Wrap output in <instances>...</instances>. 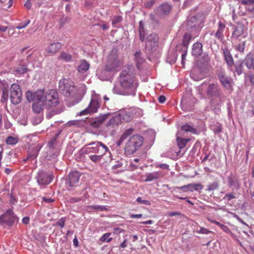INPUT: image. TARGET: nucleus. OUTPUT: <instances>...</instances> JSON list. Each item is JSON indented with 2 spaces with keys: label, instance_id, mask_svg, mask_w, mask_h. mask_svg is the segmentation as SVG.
Here are the masks:
<instances>
[{
  "label": "nucleus",
  "instance_id": "nucleus-1",
  "mask_svg": "<svg viewBox=\"0 0 254 254\" xmlns=\"http://www.w3.org/2000/svg\"><path fill=\"white\" fill-rule=\"evenodd\" d=\"M120 87L115 86L113 89L114 93L122 95H133L136 93L138 86L137 81L133 66H125L119 77Z\"/></svg>",
  "mask_w": 254,
  "mask_h": 254
},
{
  "label": "nucleus",
  "instance_id": "nucleus-2",
  "mask_svg": "<svg viewBox=\"0 0 254 254\" xmlns=\"http://www.w3.org/2000/svg\"><path fill=\"white\" fill-rule=\"evenodd\" d=\"M206 97L210 100V105L216 109L224 102L225 96L217 83L209 84L205 90Z\"/></svg>",
  "mask_w": 254,
  "mask_h": 254
},
{
  "label": "nucleus",
  "instance_id": "nucleus-3",
  "mask_svg": "<svg viewBox=\"0 0 254 254\" xmlns=\"http://www.w3.org/2000/svg\"><path fill=\"white\" fill-rule=\"evenodd\" d=\"M123 64V61L119 57L118 50L117 48H114L107 57L104 70L110 73L117 72Z\"/></svg>",
  "mask_w": 254,
  "mask_h": 254
},
{
  "label": "nucleus",
  "instance_id": "nucleus-4",
  "mask_svg": "<svg viewBox=\"0 0 254 254\" xmlns=\"http://www.w3.org/2000/svg\"><path fill=\"white\" fill-rule=\"evenodd\" d=\"M133 113L129 109L120 110L118 113L113 117L107 123V127H114L123 122H128L133 119Z\"/></svg>",
  "mask_w": 254,
  "mask_h": 254
},
{
  "label": "nucleus",
  "instance_id": "nucleus-5",
  "mask_svg": "<svg viewBox=\"0 0 254 254\" xmlns=\"http://www.w3.org/2000/svg\"><path fill=\"white\" fill-rule=\"evenodd\" d=\"M143 141V137L140 135L135 134L130 136L125 145V154L129 156L134 154L142 145Z\"/></svg>",
  "mask_w": 254,
  "mask_h": 254
},
{
  "label": "nucleus",
  "instance_id": "nucleus-6",
  "mask_svg": "<svg viewBox=\"0 0 254 254\" xmlns=\"http://www.w3.org/2000/svg\"><path fill=\"white\" fill-rule=\"evenodd\" d=\"M59 90L66 97H73L77 92L78 88L72 81L62 78L59 82Z\"/></svg>",
  "mask_w": 254,
  "mask_h": 254
},
{
  "label": "nucleus",
  "instance_id": "nucleus-7",
  "mask_svg": "<svg viewBox=\"0 0 254 254\" xmlns=\"http://www.w3.org/2000/svg\"><path fill=\"white\" fill-rule=\"evenodd\" d=\"M44 100L46 106L56 107L60 103L58 92L54 89L48 90L44 93Z\"/></svg>",
  "mask_w": 254,
  "mask_h": 254
},
{
  "label": "nucleus",
  "instance_id": "nucleus-8",
  "mask_svg": "<svg viewBox=\"0 0 254 254\" xmlns=\"http://www.w3.org/2000/svg\"><path fill=\"white\" fill-rule=\"evenodd\" d=\"M248 36V27L246 25L238 23L232 33V38L237 41H240L241 38H245Z\"/></svg>",
  "mask_w": 254,
  "mask_h": 254
},
{
  "label": "nucleus",
  "instance_id": "nucleus-9",
  "mask_svg": "<svg viewBox=\"0 0 254 254\" xmlns=\"http://www.w3.org/2000/svg\"><path fill=\"white\" fill-rule=\"evenodd\" d=\"M10 99L11 102L14 105H17L22 100V92L19 85L14 83L11 85L10 89Z\"/></svg>",
  "mask_w": 254,
  "mask_h": 254
},
{
  "label": "nucleus",
  "instance_id": "nucleus-10",
  "mask_svg": "<svg viewBox=\"0 0 254 254\" xmlns=\"http://www.w3.org/2000/svg\"><path fill=\"white\" fill-rule=\"evenodd\" d=\"M18 218L10 209L7 210L3 215L0 216V223L5 224L8 226H11L14 223H17Z\"/></svg>",
  "mask_w": 254,
  "mask_h": 254
},
{
  "label": "nucleus",
  "instance_id": "nucleus-11",
  "mask_svg": "<svg viewBox=\"0 0 254 254\" xmlns=\"http://www.w3.org/2000/svg\"><path fill=\"white\" fill-rule=\"evenodd\" d=\"M80 177V174L77 171H73L69 174L65 181L66 187L68 190L79 186Z\"/></svg>",
  "mask_w": 254,
  "mask_h": 254
},
{
  "label": "nucleus",
  "instance_id": "nucleus-12",
  "mask_svg": "<svg viewBox=\"0 0 254 254\" xmlns=\"http://www.w3.org/2000/svg\"><path fill=\"white\" fill-rule=\"evenodd\" d=\"M186 28L187 30L192 33V35L196 36L201 29L199 25V21L196 16L190 17L187 22Z\"/></svg>",
  "mask_w": 254,
  "mask_h": 254
},
{
  "label": "nucleus",
  "instance_id": "nucleus-13",
  "mask_svg": "<svg viewBox=\"0 0 254 254\" xmlns=\"http://www.w3.org/2000/svg\"><path fill=\"white\" fill-rule=\"evenodd\" d=\"M197 99L190 94L184 95L181 100V107L185 111H190L193 108Z\"/></svg>",
  "mask_w": 254,
  "mask_h": 254
},
{
  "label": "nucleus",
  "instance_id": "nucleus-14",
  "mask_svg": "<svg viewBox=\"0 0 254 254\" xmlns=\"http://www.w3.org/2000/svg\"><path fill=\"white\" fill-rule=\"evenodd\" d=\"M100 107L99 97L98 95L93 96L88 107L79 113L80 116L96 113Z\"/></svg>",
  "mask_w": 254,
  "mask_h": 254
},
{
  "label": "nucleus",
  "instance_id": "nucleus-15",
  "mask_svg": "<svg viewBox=\"0 0 254 254\" xmlns=\"http://www.w3.org/2000/svg\"><path fill=\"white\" fill-rule=\"evenodd\" d=\"M54 178L53 175L44 171H40L36 177L37 183L40 185H47L49 184Z\"/></svg>",
  "mask_w": 254,
  "mask_h": 254
},
{
  "label": "nucleus",
  "instance_id": "nucleus-16",
  "mask_svg": "<svg viewBox=\"0 0 254 254\" xmlns=\"http://www.w3.org/2000/svg\"><path fill=\"white\" fill-rule=\"evenodd\" d=\"M216 74L222 85L226 89H230L231 79L226 75L225 71L222 69L217 70Z\"/></svg>",
  "mask_w": 254,
  "mask_h": 254
},
{
  "label": "nucleus",
  "instance_id": "nucleus-17",
  "mask_svg": "<svg viewBox=\"0 0 254 254\" xmlns=\"http://www.w3.org/2000/svg\"><path fill=\"white\" fill-rule=\"evenodd\" d=\"M223 56L228 69L233 71L232 67L234 64V61L231 54L230 51L228 47H225L222 49Z\"/></svg>",
  "mask_w": 254,
  "mask_h": 254
},
{
  "label": "nucleus",
  "instance_id": "nucleus-18",
  "mask_svg": "<svg viewBox=\"0 0 254 254\" xmlns=\"http://www.w3.org/2000/svg\"><path fill=\"white\" fill-rule=\"evenodd\" d=\"M62 44L60 42L51 43L48 45L45 49L46 56H53L58 53L61 49Z\"/></svg>",
  "mask_w": 254,
  "mask_h": 254
},
{
  "label": "nucleus",
  "instance_id": "nucleus-19",
  "mask_svg": "<svg viewBox=\"0 0 254 254\" xmlns=\"http://www.w3.org/2000/svg\"><path fill=\"white\" fill-rule=\"evenodd\" d=\"M228 186L232 189V190H237L240 188L241 184L238 177L233 174H231L227 177Z\"/></svg>",
  "mask_w": 254,
  "mask_h": 254
},
{
  "label": "nucleus",
  "instance_id": "nucleus-20",
  "mask_svg": "<svg viewBox=\"0 0 254 254\" xmlns=\"http://www.w3.org/2000/svg\"><path fill=\"white\" fill-rule=\"evenodd\" d=\"M172 5L168 2L162 3L156 9V13L159 16H164L168 14L172 10Z\"/></svg>",
  "mask_w": 254,
  "mask_h": 254
},
{
  "label": "nucleus",
  "instance_id": "nucleus-21",
  "mask_svg": "<svg viewBox=\"0 0 254 254\" xmlns=\"http://www.w3.org/2000/svg\"><path fill=\"white\" fill-rule=\"evenodd\" d=\"M44 90H39L32 93L30 91H27L26 93V98L29 102H33L40 99H44Z\"/></svg>",
  "mask_w": 254,
  "mask_h": 254
},
{
  "label": "nucleus",
  "instance_id": "nucleus-22",
  "mask_svg": "<svg viewBox=\"0 0 254 254\" xmlns=\"http://www.w3.org/2000/svg\"><path fill=\"white\" fill-rule=\"evenodd\" d=\"M109 114H103L89 121V125L92 127H99L109 117Z\"/></svg>",
  "mask_w": 254,
  "mask_h": 254
},
{
  "label": "nucleus",
  "instance_id": "nucleus-23",
  "mask_svg": "<svg viewBox=\"0 0 254 254\" xmlns=\"http://www.w3.org/2000/svg\"><path fill=\"white\" fill-rule=\"evenodd\" d=\"M159 38L157 34L152 33L146 38V47H150L151 49L156 48L158 46Z\"/></svg>",
  "mask_w": 254,
  "mask_h": 254
},
{
  "label": "nucleus",
  "instance_id": "nucleus-24",
  "mask_svg": "<svg viewBox=\"0 0 254 254\" xmlns=\"http://www.w3.org/2000/svg\"><path fill=\"white\" fill-rule=\"evenodd\" d=\"M226 28L224 22L219 21L218 23V28L214 34L215 37L218 40L222 41L224 38V32Z\"/></svg>",
  "mask_w": 254,
  "mask_h": 254
},
{
  "label": "nucleus",
  "instance_id": "nucleus-25",
  "mask_svg": "<svg viewBox=\"0 0 254 254\" xmlns=\"http://www.w3.org/2000/svg\"><path fill=\"white\" fill-rule=\"evenodd\" d=\"M242 61L248 69H252L254 64V54L252 52L249 53L247 54L245 58L243 60H242Z\"/></svg>",
  "mask_w": 254,
  "mask_h": 254
},
{
  "label": "nucleus",
  "instance_id": "nucleus-26",
  "mask_svg": "<svg viewBox=\"0 0 254 254\" xmlns=\"http://www.w3.org/2000/svg\"><path fill=\"white\" fill-rule=\"evenodd\" d=\"M163 176V173L161 171H156L151 173H147L145 175V182H151L153 180H157L160 178L162 177Z\"/></svg>",
  "mask_w": 254,
  "mask_h": 254
},
{
  "label": "nucleus",
  "instance_id": "nucleus-27",
  "mask_svg": "<svg viewBox=\"0 0 254 254\" xmlns=\"http://www.w3.org/2000/svg\"><path fill=\"white\" fill-rule=\"evenodd\" d=\"M45 105L44 99H40L34 101L32 105V109L36 113H40Z\"/></svg>",
  "mask_w": 254,
  "mask_h": 254
},
{
  "label": "nucleus",
  "instance_id": "nucleus-28",
  "mask_svg": "<svg viewBox=\"0 0 254 254\" xmlns=\"http://www.w3.org/2000/svg\"><path fill=\"white\" fill-rule=\"evenodd\" d=\"M41 148V146L38 144L33 148H30L28 152V158L30 160L35 159L39 154V152Z\"/></svg>",
  "mask_w": 254,
  "mask_h": 254
},
{
  "label": "nucleus",
  "instance_id": "nucleus-29",
  "mask_svg": "<svg viewBox=\"0 0 254 254\" xmlns=\"http://www.w3.org/2000/svg\"><path fill=\"white\" fill-rule=\"evenodd\" d=\"M202 45L200 43L196 42L193 44L192 49V54L195 56H199L202 53Z\"/></svg>",
  "mask_w": 254,
  "mask_h": 254
},
{
  "label": "nucleus",
  "instance_id": "nucleus-30",
  "mask_svg": "<svg viewBox=\"0 0 254 254\" xmlns=\"http://www.w3.org/2000/svg\"><path fill=\"white\" fill-rule=\"evenodd\" d=\"M88 145H91L92 146L87 147L84 149V153L85 154H87L91 153H96L98 145H100V143H98V142H93L89 143Z\"/></svg>",
  "mask_w": 254,
  "mask_h": 254
},
{
  "label": "nucleus",
  "instance_id": "nucleus-31",
  "mask_svg": "<svg viewBox=\"0 0 254 254\" xmlns=\"http://www.w3.org/2000/svg\"><path fill=\"white\" fill-rule=\"evenodd\" d=\"M98 143H100V145H98L96 153L98 154V155H101V157H102L103 155H104L106 152H109V149L106 145L101 142L98 141Z\"/></svg>",
  "mask_w": 254,
  "mask_h": 254
},
{
  "label": "nucleus",
  "instance_id": "nucleus-32",
  "mask_svg": "<svg viewBox=\"0 0 254 254\" xmlns=\"http://www.w3.org/2000/svg\"><path fill=\"white\" fill-rule=\"evenodd\" d=\"M192 36H195L194 35H192V33H186L185 34L183 41V49L187 48L188 49V46L190 44V42Z\"/></svg>",
  "mask_w": 254,
  "mask_h": 254
},
{
  "label": "nucleus",
  "instance_id": "nucleus-33",
  "mask_svg": "<svg viewBox=\"0 0 254 254\" xmlns=\"http://www.w3.org/2000/svg\"><path fill=\"white\" fill-rule=\"evenodd\" d=\"M235 66V71L234 73L236 72L238 75H240L243 73L244 70V64L242 60L239 61L236 64H234Z\"/></svg>",
  "mask_w": 254,
  "mask_h": 254
},
{
  "label": "nucleus",
  "instance_id": "nucleus-34",
  "mask_svg": "<svg viewBox=\"0 0 254 254\" xmlns=\"http://www.w3.org/2000/svg\"><path fill=\"white\" fill-rule=\"evenodd\" d=\"M89 64L85 61H81L77 67V70L80 73H85L89 69Z\"/></svg>",
  "mask_w": 254,
  "mask_h": 254
},
{
  "label": "nucleus",
  "instance_id": "nucleus-35",
  "mask_svg": "<svg viewBox=\"0 0 254 254\" xmlns=\"http://www.w3.org/2000/svg\"><path fill=\"white\" fill-rule=\"evenodd\" d=\"M190 140V139H186L180 137H177V142L180 149L184 148Z\"/></svg>",
  "mask_w": 254,
  "mask_h": 254
},
{
  "label": "nucleus",
  "instance_id": "nucleus-36",
  "mask_svg": "<svg viewBox=\"0 0 254 254\" xmlns=\"http://www.w3.org/2000/svg\"><path fill=\"white\" fill-rule=\"evenodd\" d=\"M219 187V183L218 181H214L211 183H209L206 186V191H211L216 190Z\"/></svg>",
  "mask_w": 254,
  "mask_h": 254
},
{
  "label": "nucleus",
  "instance_id": "nucleus-37",
  "mask_svg": "<svg viewBox=\"0 0 254 254\" xmlns=\"http://www.w3.org/2000/svg\"><path fill=\"white\" fill-rule=\"evenodd\" d=\"M182 130L186 132H190L193 134H196L198 133L196 128L193 127L189 125H183L182 127Z\"/></svg>",
  "mask_w": 254,
  "mask_h": 254
},
{
  "label": "nucleus",
  "instance_id": "nucleus-38",
  "mask_svg": "<svg viewBox=\"0 0 254 254\" xmlns=\"http://www.w3.org/2000/svg\"><path fill=\"white\" fill-rule=\"evenodd\" d=\"M72 57L71 55L63 52L58 57V59L60 60H63L65 62H69L71 61Z\"/></svg>",
  "mask_w": 254,
  "mask_h": 254
},
{
  "label": "nucleus",
  "instance_id": "nucleus-39",
  "mask_svg": "<svg viewBox=\"0 0 254 254\" xmlns=\"http://www.w3.org/2000/svg\"><path fill=\"white\" fill-rule=\"evenodd\" d=\"M189 191H198L203 188L202 185L200 184H189Z\"/></svg>",
  "mask_w": 254,
  "mask_h": 254
},
{
  "label": "nucleus",
  "instance_id": "nucleus-40",
  "mask_svg": "<svg viewBox=\"0 0 254 254\" xmlns=\"http://www.w3.org/2000/svg\"><path fill=\"white\" fill-rule=\"evenodd\" d=\"M246 44V42L244 41L242 43H240L238 44L237 45H236L235 46L234 48L237 51H238L240 53H243L244 52V51L245 49Z\"/></svg>",
  "mask_w": 254,
  "mask_h": 254
},
{
  "label": "nucleus",
  "instance_id": "nucleus-41",
  "mask_svg": "<svg viewBox=\"0 0 254 254\" xmlns=\"http://www.w3.org/2000/svg\"><path fill=\"white\" fill-rule=\"evenodd\" d=\"M88 208L92 209H94L97 211H107L108 210L106 206L100 205H93L88 206Z\"/></svg>",
  "mask_w": 254,
  "mask_h": 254
},
{
  "label": "nucleus",
  "instance_id": "nucleus-42",
  "mask_svg": "<svg viewBox=\"0 0 254 254\" xmlns=\"http://www.w3.org/2000/svg\"><path fill=\"white\" fill-rule=\"evenodd\" d=\"M28 71V68L27 67V65L25 64H22L20 65L19 66L17 67L15 69V71L21 74H24L26 72H27Z\"/></svg>",
  "mask_w": 254,
  "mask_h": 254
},
{
  "label": "nucleus",
  "instance_id": "nucleus-43",
  "mask_svg": "<svg viewBox=\"0 0 254 254\" xmlns=\"http://www.w3.org/2000/svg\"><path fill=\"white\" fill-rule=\"evenodd\" d=\"M110 233H107L104 234L100 238V241L102 242H106L107 243H110L112 240V238L110 237L111 236Z\"/></svg>",
  "mask_w": 254,
  "mask_h": 254
},
{
  "label": "nucleus",
  "instance_id": "nucleus-44",
  "mask_svg": "<svg viewBox=\"0 0 254 254\" xmlns=\"http://www.w3.org/2000/svg\"><path fill=\"white\" fill-rule=\"evenodd\" d=\"M212 222L218 226L225 233H230V229L227 226L216 221H212Z\"/></svg>",
  "mask_w": 254,
  "mask_h": 254
},
{
  "label": "nucleus",
  "instance_id": "nucleus-45",
  "mask_svg": "<svg viewBox=\"0 0 254 254\" xmlns=\"http://www.w3.org/2000/svg\"><path fill=\"white\" fill-rule=\"evenodd\" d=\"M211 129L215 133H218L222 131V126L220 124L216 123L211 127Z\"/></svg>",
  "mask_w": 254,
  "mask_h": 254
},
{
  "label": "nucleus",
  "instance_id": "nucleus-46",
  "mask_svg": "<svg viewBox=\"0 0 254 254\" xmlns=\"http://www.w3.org/2000/svg\"><path fill=\"white\" fill-rule=\"evenodd\" d=\"M61 112L62 111L60 110H52L47 113L46 117L50 119L54 115L61 113Z\"/></svg>",
  "mask_w": 254,
  "mask_h": 254
},
{
  "label": "nucleus",
  "instance_id": "nucleus-47",
  "mask_svg": "<svg viewBox=\"0 0 254 254\" xmlns=\"http://www.w3.org/2000/svg\"><path fill=\"white\" fill-rule=\"evenodd\" d=\"M123 20V18L121 16L116 15L113 17L112 19V25L115 27L117 24L121 22Z\"/></svg>",
  "mask_w": 254,
  "mask_h": 254
},
{
  "label": "nucleus",
  "instance_id": "nucleus-48",
  "mask_svg": "<svg viewBox=\"0 0 254 254\" xmlns=\"http://www.w3.org/2000/svg\"><path fill=\"white\" fill-rule=\"evenodd\" d=\"M17 142V139L12 136H8L6 140V143L9 145H14L16 144Z\"/></svg>",
  "mask_w": 254,
  "mask_h": 254
},
{
  "label": "nucleus",
  "instance_id": "nucleus-49",
  "mask_svg": "<svg viewBox=\"0 0 254 254\" xmlns=\"http://www.w3.org/2000/svg\"><path fill=\"white\" fill-rule=\"evenodd\" d=\"M65 221H66L65 217H62L61 218H60L57 221L56 225L59 226L61 228H63L64 227V226L65 225Z\"/></svg>",
  "mask_w": 254,
  "mask_h": 254
},
{
  "label": "nucleus",
  "instance_id": "nucleus-50",
  "mask_svg": "<svg viewBox=\"0 0 254 254\" xmlns=\"http://www.w3.org/2000/svg\"><path fill=\"white\" fill-rule=\"evenodd\" d=\"M89 158L92 161L95 163L99 162L102 159V157H101V155H90Z\"/></svg>",
  "mask_w": 254,
  "mask_h": 254
},
{
  "label": "nucleus",
  "instance_id": "nucleus-51",
  "mask_svg": "<svg viewBox=\"0 0 254 254\" xmlns=\"http://www.w3.org/2000/svg\"><path fill=\"white\" fill-rule=\"evenodd\" d=\"M189 184L187 185H185L182 187H175L173 189V191H175L176 190H182L183 192H187L189 191Z\"/></svg>",
  "mask_w": 254,
  "mask_h": 254
},
{
  "label": "nucleus",
  "instance_id": "nucleus-52",
  "mask_svg": "<svg viewBox=\"0 0 254 254\" xmlns=\"http://www.w3.org/2000/svg\"><path fill=\"white\" fill-rule=\"evenodd\" d=\"M134 129L132 128H130L127 129H126L125 131L123 133V134L122 135L123 137L124 136V138L126 139L128 136H129L130 135H131Z\"/></svg>",
  "mask_w": 254,
  "mask_h": 254
},
{
  "label": "nucleus",
  "instance_id": "nucleus-53",
  "mask_svg": "<svg viewBox=\"0 0 254 254\" xmlns=\"http://www.w3.org/2000/svg\"><path fill=\"white\" fill-rule=\"evenodd\" d=\"M236 198V196L234 193H226L225 196L223 197L224 200H226L227 201H230L232 199H234Z\"/></svg>",
  "mask_w": 254,
  "mask_h": 254
},
{
  "label": "nucleus",
  "instance_id": "nucleus-54",
  "mask_svg": "<svg viewBox=\"0 0 254 254\" xmlns=\"http://www.w3.org/2000/svg\"><path fill=\"white\" fill-rule=\"evenodd\" d=\"M136 201L141 204H144L146 205H150L151 203L147 200L143 199L141 197H138L136 199Z\"/></svg>",
  "mask_w": 254,
  "mask_h": 254
},
{
  "label": "nucleus",
  "instance_id": "nucleus-55",
  "mask_svg": "<svg viewBox=\"0 0 254 254\" xmlns=\"http://www.w3.org/2000/svg\"><path fill=\"white\" fill-rule=\"evenodd\" d=\"M155 2H156L155 0H151L146 1V2H144V6L146 8H150L154 5V4L155 3Z\"/></svg>",
  "mask_w": 254,
  "mask_h": 254
},
{
  "label": "nucleus",
  "instance_id": "nucleus-56",
  "mask_svg": "<svg viewBox=\"0 0 254 254\" xmlns=\"http://www.w3.org/2000/svg\"><path fill=\"white\" fill-rule=\"evenodd\" d=\"M187 50H188V49H187V48L182 49V51L184 53L182 55L181 63H182V64H183V65H184L185 64L186 58L187 54Z\"/></svg>",
  "mask_w": 254,
  "mask_h": 254
},
{
  "label": "nucleus",
  "instance_id": "nucleus-57",
  "mask_svg": "<svg viewBox=\"0 0 254 254\" xmlns=\"http://www.w3.org/2000/svg\"><path fill=\"white\" fill-rule=\"evenodd\" d=\"M242 4L244 5H251L254 4V0H240Z\"/></svg>",
  "mask_w": 254,
  "mask_h": 254
},
{
  "label": "nucleus",
  "instance_id": "nucleus-58",
  "mask_svg": "<svg viewBox=\"0 0 254 254\" xmlns=\"http://www.w3.org/2000/svg\"><path fill=\"white\" fill-rule=\"evenodd\" d=\"M141 52L140 51L136 52L134 54L135 59L137 63H141L142 59L140 58Z\"/></svg>",
  "mask_w": 254,
  "mask_h": 254
},
{
  "label": "nucleus",
  "instance_id": "nucleus-59",
  "mask_svg": "<svg viewBox=\"0 0 254 254\" xmlns=\"http://www.w3.org/2000/svg\"><path fill=\"white\" fill-rule=\"evenodd\" d=\"M156 168H159L164 170H167L169 169V166L168 164L162 163V164H157L155 165Z\"/></svg>",
  "mask_w": 254,
  "mask_h": 254
},
{
  "label": "nucleus",
  "instance_id": "nucleus-60",
  "mask_svg": "<svg viewBox=\"0 0 254 254\" xmlns=\"http://www.w3.org/2000/svg\"><path fill=\"white\" fill-rule=\"evenodd\" d=\"M139 39L141 42H143L146 39L145 31H139Z\"/></svg>",
  "mask_w": 254,
  "mask_h": 254
},
{
  "label": "nucleus",
  "instance_id": "nucleus-61",
  "mask_svg": "<svg viewBox=\"0 0 254 254\" xmlns=\"http://www.w3.org/2000/svg\"><path fill=\"white\" fill-rule=\"evenodd\" d=\"M174 196L177 198H178L179 199H181V200H185V201H187L188 203H189V204H191V205H193L194 204L193 203L190 201V200L189 199L188 197H181V196H178L177 195H174Z\"/></svg>",
  "mask_w": 254,
  "mask_h": 254
},
{
  "label": "nucleus",
  "instance_id": "nucleus-62",
  "mask_svg": "<svg viewBox=\"0 0 254 254\" xmlns=\"http://www.w3.org/2000/svg\"><path fill=\"white\" fill-rule=\"evenodd\" d=\"M211 232V231L206 229L203 227H200V229L199 231H197V233L203 234H209Z\"/></svg>",
  "mask_w": 254,
  "mask_h": 254
},
{
  "label": "nucleus",
  "instance_id": "nucleus-63",
  "mask_svg": "<svg viewBox=\"0 0 254 254\" xmlns=\"http://www.w3.org/2000/svg\"><path fill=\"white\" fill-rule=\"evenodd\" d=\"M43 201H44L48 203H53L55 201V200L52 198L47 197L46 196H44L42 197Z\"/></svg>",
  "mask_w": 254,
  "mask_h": 254
},
{
  "label": "nucleus",
  "instance_id": "nucleus-64",
  "mask_svg": "<svg viewBox=\"0 0 254 254\" xmlns=\"http://www.w3.org/2000/svg\"><path fill=\"white\" fill-rule=\"evenodd\" d=\"M195 72H196V69H193L191 72L190 76H191V78L192 79H193L194 80L197 81V80H199L200 78H199L195 76Z\"/></svg>",
  "mask_w": 254,
  "mask_h": 254
}]
</instances>
